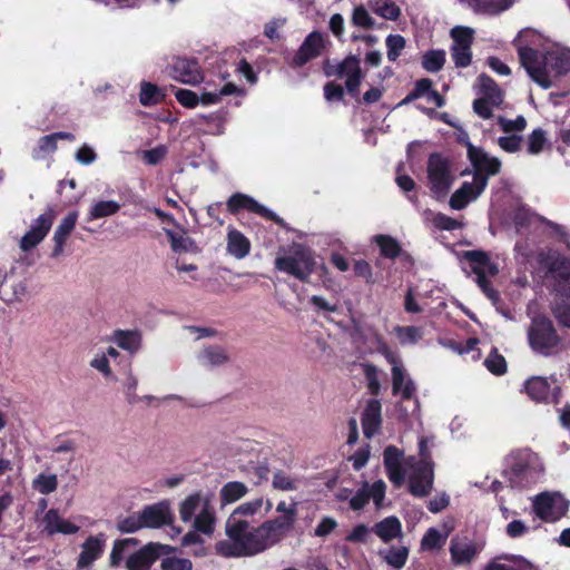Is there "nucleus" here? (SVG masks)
<instances>
[{
  "instance_id": "nucleus-12",
  "label": "nucleus",
  "mask_w": 570,
  "mask_h": 570,
  "mask_svg": "<svg viewBox=\"0 0 570 570\" xmlns=\"http://www.w3.org/2000/svg\"><path fill=\"white\" fill-rule=\"evenodd\" d=\"M483 546L468 537L455 535L450 541V556L452 564L463 567L471 564L481 552Z\"/></svg>"
},
{
  "instance_id": "nucleus-32",
  "label": "nucleus",
  "mask_w": 570,
  "mask_h": 570,
  "mask_svg": "<svg viewBox=\"0 0 570 570\" xmlns=\"http://www.w3.org/2000/svg\"><path fill=\"white\" fill-rule=\"evenodd\" d=\"M475 13L495 16L508 10L514 0H458Z\"/></svg>"
},
{
  "instance_id": "nucleus-30",
  "label": "nucleus",
  "mask_w": 570,
  "mask_h": 570,
  "mask_svg": "<svg viewBox=\"0 0 570 570\" xmlns=\"http://www.w3.org/2000/svg\"><path fill=\"white\" fill-rule=\"evenodd\" d=\"M453 530V525L443 523L440 527L430 528L421 540V549L424 551H434L441 549L450 533Z\"/></svg>"
},
{
  "instance_id": "nucleus-62",
  "label": "nucleus",
  "mask_w": 570,
  "mask_h": 570,
  "mask_svg": "<svg viewBox=\"0 0 570 570\" xmlns=\"http://www.w3.org/2000/svg\"><path fill=\"white\" fill-rule=\"evenodd\" d=\"M272 485L281 491H295L298 489L297 481L286 475L284 472H277L273 475Z\"/></svg>"
},
{
  "instance_id": "nucleus-38",
  "label": "nucleus",
  "mask_w": 570,
  "mask_h": 570,
  "mask_svg": "<svg viewBox=\"0 0 570 570\" xmlns=\"http://www.w3.org/2000/svg\"><path fill=\"white\" fill-rule=\"evenodd\" d=\"M379 556L393 569L401 570L409 558V548L405 546H393L379 550Z\"/></svg>"
},
{
  "instance_id": "nucleus-34",
  "label": "nucleus",
  "mask_w": 570,
  "mask_h": 570,
  "mask_svg": "<svg viewBox=\"0 0 570 570\" xmlns=\"http://www.w3.org/2000/svg\"><path fill=\"white\" fill-rule=\"evenodd\" d=\"M381 411L382 406L380 401L371 400L362 416L363 433L366 438H372L381 426Z\"/></svg>"
},
{
  "instance_id": "nucleus-64",
  "label": "nucleus",
  "mask_w": 570,
  "mask_h": 570,
  "mask_svg": "<svg viewBox=\"0 0 570 570\" xmlns=\"http://www.w3.org/2000/svg\"><path fill=\"white\" fill-rule=\"evenodd\" d=\"M191 561L184 558L168 557L161 561V570H191Z\"/></svg>"
},
{
  "instance_id": "nucleus-42",
  "label": "nucleus",
  "mask_w": 570,
  "mask_h": 570,
  "mask_svg": "<svg viewBox=\"0 0 570 570\" xmlns=\"http://www.w3.org/2000/svg\"><path fill=\"white\" fill-rule=\"evenodd\" d=\"M247 492L248 488L245 483L239 481L227 482L219 491L220 503L222 505L232 504L244 498Z\"/></svg>"
},
{
  "instance_id": "nucleus-25",
  "label": "nucleus",
  "mask_w": 570,
  "mask_h": 570,
  "mask_svg": "<svg viewBox=\"0 0 570 570\" xmlns=\"http://www.w3.org/2000/svg\"><path fill=\"white\" fill-rule=\"evenodd\" d=\"M263 505V498H256L239 504L227 518L225 527L242 530L245 524H250L246 518L257 514Z\"/></svg>"
},
{
  "instance_id": "nucleus-51",
  "label": "nucleus",
  "mask_w": 570,
  "mask_h": 570,
  "mask_svg": "<svg viewBox=\"0 0 570 570\" xmlns=\"http://www.w3.org/2000/svg\"><path fill=\"white\" fill-rule=\"evenodd\" d=\"M394 333L402 345L416 344L423 336L422 328L416 326H395Z\"/></svg>"
},
{
  "instance_id": "nucleus-10",
  "label": "nucleus",
  "mask_w": 570,
  "mask_h": 570,
  "mask_svg": "<svg viewBox=\"0 0 570 570\" xmlns=\"http://www.w3.org/2000/svg\"><path fill=\"white\" fill-rule=\"evenodd\" d=\"M568 501L559 493H542L533 502V511L538 518L554 522L568 511Z\"/></svg>"
},
{
  "instance_id": "nucleus-14",
  "label": "nucleus",
  "mask_w": 570,
  "mask_h": 570,
  "mask_svg": "<svg viewBox=\"0 0 570 570\" xmlns=\"http://www.w3.org/2000/svg\"><path fill=\"white\" fill-rule=\"evenodd\" d=\"M478 98L472 107H500L503 101V91L498 83L487 73H481L475 83Z\"/></svg>"
},
{
  "instance_id": "nucleus-63",
  "label": "nucleus",
  "mask_w": 570,
  "mask_h": 570,
  "mask_svg": "<svg viewBox=\"0 0 570 570\" xmlns=\"http://www.w3.org/2000/svg\"><path fill=\"white\" fill-rule=\"evenodd\" d=\"M433 225L441 230H454L462 227V224L454 218L438 213L432 218Z\"/></svg>"
},
{
  "instance_id": "nucleus-53",
  "label": "nucleus",
  "mask_w": 570,
  "mask_h": 570,
  "mask_svg": "<svg viewBox=\"0 0 570 570\" xmlns=\"http://www.w3.org/2000/svg\"><path fill=\"white\" fill-rule=\"evenodd\" d=\"M363 373L367 382V389L371 394L377 395L381 391V383H380V371L379 368L370 363L362 364Z\"/></svg>"
},
{
  "instance_id": "nucleus-6",
  "label": "nucleus",
  "mask_w": 570,
  "mask_h": 570,
  "mask_svg": "<svg viewBox=\"0 0 570 570\" xmlns=\"http://www.w3.org/2000/svg\"><path fill=\"white\" fill-rule=\"evenodd\" d=\"M463 257L469 262L479 287L493 304H497L499 302V294L492 288L489 277H493L499 273L498 265L483 250H466L463 253Z\"/></svg>"
},
{
  "instance_id": "nucleus-18",
  "label": "nucleus",
  "mask_w": 570,
  "mask_h": 570,
  "mask_svg": "<svg viewBox=\"0 0 570 570\" xmlns=\"http://www.w3.org/2000/svg\"><path fill=\"white\" fill-rule=\"evenodd\" d=\"M227 208L230 213L235 214L240 209H247L252 213H255L257 215H261L267 219L274 220L281 226H285L284 220L278 217L275 213L269 210L264 205H261L258 202H256L253 197L236 193L234 194L228 200H227Z\"/></svg>"
},
{
  "instance_id": "nucleus-21",
  "label": "nucleus",
  "mask_w": 570,
  "mask_h": 570,
  "mask_svg": "<svg viewBox=\"0 0 570 570\" xmlns=\"http://www.w3.org/2000/svg\"><path fill=\"white\" fill-rule=\"evenodd\" d=\"M417 98H425L428 104H433L435 107H442L445 104L444 97L438 90L433 89L432 80L422 78L415 82L414 88L404 99L397 102L395 107H402Z\"/></svg>"
},
{
  "instance_id": "nucleus-15",
  "label": "nucleus",
  "mask_w": 570,
  "mask_h": 570,
  "mask_svg": "<svg viewBox=\"0 0 570 570\" xmlns=\"http://www.w3.org/2000/svg\"><path fill=\"white\" fill-rule=\"evenodd\" d=\"M487 187V177L474 175L471 183L464 181L450 198V207L455 210L463 209L469 203L474 202Z\"/></svg>"
},
{
  "instance_id": "nucleus-40",
  "label": "nucleus",
  "mask_w": 570,
  "mask_h": 570,
  "mask_svg": "<svg viewBox=\"0 0 570 570\" xmlns=\"http://www.w3.org/2000/svg\"><path fill=\"white\" fill-rule=\"evenodd\" d=\"M164 232L169 238L173 252L183 254L194 252L196 249L195 242L183 228H179L178 230L165 228Z\"/></svg>"
},
{
  "instance_id": "nucleus-49",
  "label": "nucleus",
  "mask_w": 570,
  "mask_h": 570,
  "mask_svg": "<svg viewBox=\"0 0 570 570\" xmlns=\"http://www.w3.org/2000/svg\"><path fill=\"white\" fill-rule=\"evenodd\" d=\"M452 47L461 49L471 48L474 40V31L469 27L456 26L451 29Z\"/></svg>"
},
{
  "instance_id": "nucleus-43",
  "label": "nucleus",
  "mask_w": 570,
  "mask_h": 570,
  "mask_svg": "<svg viewBox=\"0 0 570 570\" xmlns=\"http://www.w3.org/2000/svg\"><path fill=\"white\" fill-rule=\"evenodd\" d=\"M114 342L122 350L136 353L141 346V335L132 331H117L114 334Z\"/></svg>"
},
{
  "instance_id": "nucleus-47",
  "label": "nucleus",
  "mask_w": 570,
  "mask_h": 570,
  "mask_svg": "<svg viewBox=\"0 0 570 570\" xmlns=\"http://www.w3.org/2000/svg\"><path fill=\"white\" fill-rule=\"evenodd\" d=\"M445 63V51L442 49L428 50L422 56V67L429 72L440 71Z\"/></svg>"
},
{
  "instance_id": "nucleus-29",
  "label": "nucleus",
  "mask_w": 570,
  "mask_h": 570,
  "mask_svg": "<svg viewBox=\"0 0 570 570\" xmlns=\"http://www.w3.org/2000/svg\"><path fill=\"white\" fill-rule=\"evenodd\" d=\"M78 219V213L71 212L60 222L55 230L52 240L55 243L51 256L57 258L62 255L65 244L73 230Z\"/></svg>"
},
{
  "instance_id": "nucleus-31",
  "label": "nucleus",
  "mask_w": 570,
  "mask_h": 570,
  "mask_svg": "<svg viewBox=\"0 0 570 570\" xmlns=\"http://www.w3.org/2000/svg\"><path fill=\"white\" fill-rule=\"evenodd\" d=\"M45 530L48 534L56 533L75 534L79 531V527L71 521L59 515L58 511L50 509L43 517Z\"/></svg>"
},
{
  "instance_id": "nucleus-7",
  "label": "nucleus",
  "mask_w": 570,
  "mask_h": 570,
  "mask_svg": "<svg viewBox=\"0 0 570 570\" xmlns=\"http://www.w3.org/2000/svg\"><path fill=\"white\" fill-rule=\"evenodd\" d=\"M455 177V170L448 158L440 154L430 156L428 161V186L435 198H444L448 195Z\"/></svg>"
},
{
  "instance_id": "nucleus-41",
  "label": "nucleus",
  "mask_w": 570,
  "mask_h": 570,
  "mask_svg": "<svg viewBox=\"0 0 570 570\" xmlns=\"http://www.w3.org/2000/svg\"><path fill=\"white\" fill-rule=\"evenodd\" d=\"M137 546L138 540L134 538L116 540L112 544V549L109 556L110 566L114 568L118 567L125 557L128 558V556L132 553L131 551Z\"/></svg>"
},
{
  "instance_id": "nucleus-45",
  "label": "nucleus",
  "mask_w": 570,
  "mask_h": 570,
  "mask_svg": "<svg viewBox=\"0 0 570 570\" xmlns=\"http://www.w3.org/2000/svg\"><path fill=\"white\" fill-rule=\"evenodd\" d=\"M31 487L40 494H50L58 489V476L55 473H40L32 480Z\"/></svg>"
},
{
  "instance_id": "nucleus-13",
  "label": "nucleus",
  "mask_w": 570,
  "mask_h": 570,
  "mask_svg": "<svg viewBox=\"0 0 570 570\" xmlns=\"http://www.w3.org/2000/svg\"><path fill=\"white\" fill-rule=\"evenodd\" d=\"M392 374V393L400 395L402 401H412L413 407L411 414H415L419 410V402L416 399V385L409 376L403 363L391 367Z\"/></svg>"
},
{
  "instance_id": "nucleus-27",
  "label": "nucleus",
  "mask_w": 570,
  "mask_h": 570,
  "mask_svg": "<svg viewBox=\"0 0 570 570\" xmlns=\"http://www.w3.org/2000/svg\"><path fill=\"white\" fill-rule=\"evenodd\" d=\"M230 361L229 352L219 345H208L197 354V362L206 368H215L226 365Z\"/></svg>"
},
{
  "instance_id": "nucleus-4",
  "label": "nucleus",
  "mask_w": 570,
  "mask_h": 570,
  "mask_svg": "<svg viewBox=\"0 0 570 570\" xmlns=\"http://www.w3.org/2000/svg\"><path fill=\"white\" fill-rule=\"evenodd\" d=\"M315 256L311 248L299 243L281 247L275 258V268L306 282L315 269Z\"/></svg>"
},
{
  "instance_id": "nucleus-54",
  "label": "nucleus",
  "mask_w": 570,
  "mask_h": 570,
  "mask_svg": "<svg viewBox=\"0 0 570 570\" xmlns=\"http://www.w3.org/2000/svg\"><path fill=\"white\" fill-rule=\"evenodd\" d=\"M484 365L494 375H502L507 372L505 358L495 348L487 356Z\"/></svg>"
},
{
  "instance_id": "nucleus-11",
  "label": "nucleus",
  "mask_w": 570,
  "mask_h": 570,
  "mask_svg": "<svg viewBox=\"0 0 570 570\" xmlns=\"http://www.w3.org/2000/svg\"><path fill=\"white\" fill-rule=\"evenodd\" d=\"M518 53L521 66L527 70L531 79L544 89L549 88L551 81H548L546 78L544 55H541L539 50L529 46L520 47Z\"/></svg>"
},
{
  "instance_id": "nucleus-57",
  "label": "nucleus",
  "mask_w": 570,
  "mask_h": 570,
  "mask_svg": "<svg viewBox=\"0 0 570 570\" xmlns=\"http://www.w3.org/2000/svg\"><path fill=\"white\" fill-rule=\"evenodd\" d=\"M547 142L546 134L542 129H534L528 137V153L531 155L540 154Z\"/></svg>"
},
{
  "instance_id": "nucleus-3",
  "label": "nucleus",
  "mask_w": 570,
  "mask_h": 570,
  "mask_svg": "<svg viewBox=\"0 0 570 570\" xmlns=\"http://www.w3.org/2000/svg\"><path fill=\"white\" fill-rule=\"evenodd\" d=\"M213 493L197 491L179 503V517L183 522H191L193 529L210 535L215 530L216 515L213 507Z\"/></svg>"
},
{
  "instance_id": "nucleus-33",
  "label": "nucleus",
  "mask_w": 570,
  "mask_h": 570,
  "mask_svg": "<svg viewBox=\"0 0 570 570\" xmlns=\"http://www.w3.org/2000/svg\"><path fill=\"white\" fill-rule=\"evenodd\" d=\"M372 530L384 543L400 539L403 535L402 523L399 518L394 515L386 517L375 523Z\"/></svg>"
},
{
  "instance_id": "nucleus-48",
  "label": "nucleus",
  "mask_w": 570,
  "mask_h": 570,
  "mask_svg": "<svg viewBox=\"0 0 570 570\" xmlns=\"http://www.w3.org/2000/svg\"><path fill=\"white\" fill-rule=\"evenodd\" d=\"M360 59L356 56H348L343 61L334 67L333 71L327 70L328 76L335 75L337 77H350V75L360 73Z\"/></svg>"
},
{
  "instance_id": "nucleus-52",
  "label": "nucleus",
  "mask_w": 570,
  "mask_h": 570,
  "mask_svg": "<svg viewBox=\"0 0 570 570\" xmlns=\"http://www.w3.org/2000/svg\"><path fill=\"white\" fill-rule=\"evenodd\" d=\"M372 10L389 20H396L401 14L400 8L391 0H377Z\"/></svg>"
},
{
  "instance_id": "nucleus-61",
  "label": "nucleus",
  "mask_w": 570,
  "mask_h": 570,
  "mask_svg": "<svg viewBox=\"0 0 570 570\" xmlns=\"http://www.w3.org/2000/svg\"><path fill=\"white\" fill-rule=\"evenodd\" d=\"M124 393L130 404H137L140 401V396L137 395L136 391L138 387V379L129 372L122 384Z\"/></svg>"
},
{
  "instance_id": "nucleus-35",
  "label": "nucleus",
  "mask_w": 570,
  "mask_h": 570,
  "mask_svg": "<svg viewBox=\"0 0 570 570\" xmlns=\"http://www.w3.org/2000/svg\"><path fill=\"white\" fill-rule=\"evenodd\" d=\"M167 92L168 88L144 80L140 82L139 101L144 106L167 102Z\"/></svg>"
},
{
  "instance_id": "nucleus-1",
  "label": "nucleus",
  "mask_w": 570,
  "mask_h": 570,
  "mask_svg": "<svg viewBox=\"0 0 570 570\" xmlns=\"http://www.w3.org/2000/svg\"><path fill=\"white\" fill-rule=\"evenodd\" d=\"M429 440L419 441V456L404 458V452L394 445H389L383 453V463L389 480L397 488L409 482V490L415 497L428 495L433 487V461L429 450Z\"/></svg>"
},
{
  "instance_id": "nucleus-22",
  "label": "nucleus",
  "mask_w": 570,
  "mask_h": 570,
  "mask_svg": "<svg viewBox=\"0 0 570 570\" xmlns=\"http://www.w3.org/2000/svg\"><path fill=\"white\" fill-rule=\"evenodd\" d=\"M324 47V39L321 32L313 31L311 32L299 49L296 51L294 57L292 58L291 65L293 67H302L307 63L309 60L318 57Z\"/></svg>"
},
{
  "instance_id": "nucleus-44",
  "label": "nucleus",
  "mask_w": 570,
  "mask_h": 570,
  "mask_svg": "<svg viewBox=\"0 0 570 570\" xmlns=\"http://www.w3.org/2000/svg\"><path fill=\"white\" fill-rule=\"evenodd\" d=\"M484 570H537V568L522 557H512L507 562L491 561Z\"/></svg>"
},
{
  "instance_id": "nucleus-20",
  "label": "nucleus",
  "mask_w": 570,
  "mask_h": 570,
  "mask_svg": "<svg viewBox=\"0 0 570 570\" xmlns=\"http://www.w3.org/2000/svg\"><path fill=\"white\" fill-rule=\"evenodd\" d=\"M171 76L184 83L197 85L203 81L202 68L196 59L177 57L171 66Z\"/></svg>"
},
{
  "instance_id": "nucleus-36",
  "label": "nucleus",
  "mask_w": 570,
  "mask_h": 570,
  "mask_svg": "<svg viewBox=\"0 0 570 570\" xmlns=\"http://www.w3.org/2000/svg\"><path fill=\"white\" fill-rule=\"evenodd\" d=\"M249 239L236 229H230L227 235V252L237 259H242L249 254Z\"/></svg>"
},
{
  "instance_id": "nucleus-19",
  "label": "nucleus",
  "mask_w": 570,
  "mask_h": 570,
  "mask_svg": "<svg viewBox=\"0 0 570 570\" xmlns=\"http://www.w3.org/2000/svg\"><path fill=\"white\" fill-rule=\"evenodd\" d=\"M168 549L159 543H148L141 549L128 556L126 561L127 570H149L159 556Z\"/></svg>"
},
{
  "instance_id": "nucleus-60",
  "label": "nucleus",
  "mask_w": 570,
  "mask_h": 570,
  "mask_svg": "<svg viewBox=\"0 0 570 570\" xmlns=\"http://www.w3.org/2000/svg\"><path fill=\"white\" fill-rule=\"evenodd\" d=\"M9 288L11 291L10 296L8 298L10 302H22L29 298L30 296L28 283L26 279L13 281L9 285Z\"/></svg>"
},
{
  "instance_id": "nucleus-26",
  "label": "nucleus",
  "mask_w": 570,
  "mask_h": 570,
  "mask_svg": "<svg viewBox=\"0 0 570 570\" xmlns=\"http://www.w3.org/2000/svg\"><path fill=\"white\" fill-rule=\"evenodd\" d=\"M145 528H160L173 521V514L169 504L160 502L147 505L140 511Z\"/></svg>"
},
{
  "instance_id": "nucleus-24",
  "label": "nucleus",
  "mask_w": 570,
  "mask_h": 570,
  "mask_svg": "<svg viewBox=\"0 0 570 570\" xmlns=\"http://www.w3.org/2000/svg\"><path fill=\"white\" fill-rule=\"evenodd\" d=\"M544 72L548 81L570 72V49L552 50L544 53Z\"/></svg>"
},
{
  "instance_id": "nucleus-37",
  "label": "nucleus",
  "mask_w": 570,
  "mask_h": 570,
  "mask_svg": "<svg viewBox=\"0 0 570 570\" xmlns=\"http://www.w3.org/2000/svg\"><path fill=\"white\" fill-rule=\"evenodd\" d=\"M524 391L533 401L546 402L551 394V386L547 377L533 376L524 383Z\"/></svg>"
},
{
  "instance_id": "nucleus-56",
  "label": "nucleus",
  "mask_w": 570,
  "mask_h": 570,
  "mask_svg": "<svg viewBox=\"0 0 570 570\" xmlns=\"http://www.w3.org/2000/svg\"><path fill=\"white\" fill-rule=\"evenodd\" d=\"M145 528L140 511L127 518L118 520L117 529L122 533H132Z\"/></svg>"
},
{
  "instance_id": "nucleus-59",
  "label": "nucleus",
  "mask_w": 570,
  "mask_h": 570,
  "mask_svg": "<svg viewBox=\"0 0 570 570\" xmlns=\"http://www.w3.org/2000/svg\"><path fill=\"white\" fill-rule=\"evenodd\" d=\"M352 23L356 27L372 29L375 22L363 6H357L353 10Z\"/></svg>"
},
{
  "instance_id": "nucleus-58",
  "label": "nucleus",
  "mask_w": 570,
  "mask_h": 570,
  "mask_svg": "<svg viewBox=\"0 0 570 570\" xmlns=\"http://www.w3.org/2000/svg\"><path fill=\"white\" fill-rule=\"evenodd\" d=\"M387 58L395 61L405 47V39L400 35H389L386 38Z\"/></svg>"
},
{
  "instance_id": "nucleus-8",
  "label": "nucleus",
  "mask_w": 570,
  "mask_h": 570,
  "mask_svg": "<svg viewBox=\"0 0 570 570\" xmlns=\"http://www.w3.org/2000/svg\"><path fill=\"white\" fill-rule=\"evenodd\" d=\"M529 344L542 355L553 354L561 343L552 322L547 317H535L528 331Z\"/></svg>"
},
{
  "instance_id": "nucleus-28",
  "label": "nucleus",
  "mask_w": 570,
  "mask_h": 570,
  "mask_svg": "<svg viewBox=\"0 0 570 570\" xmlns=\"http://www.w3.org/2000/svg\"><path fill=\"white\" fill-rule=\"evenodd\" d=\"M297 517L293 513L287 515L281 514L279 517L263 522L266 531L268 532L274 544L279 543L289 532L293 531Z\"/></svg>"
},
{
  "instance_id": "nucleus-50",
  "label": "nucleus",
  "mask_w": 570,
  "mask_h": 570,
  "mask_svg": "<svg viewBox=\"0 0 570 570\" xmlns=\"http://www.w3.org/2000/svg\"><path fill=\"white\" fill-rule=\"evenodd\" d=\"M374 242L384 257L395 258L400 255L401 246L395 238L389 235H376Z\"/></svg>"
},
{
  "instance_id": "nucleus-46",
  "label": "nucleus",
  "mask_w": 570,
  "mask_h": 570,
  "mask_svg": "<svg viewBox=\"0 0 570 570\" xmlns=\"http://www.w3.org/2000/svg\"><path fill=\"white\" fill-rule=\"evenodd\" d=\"M57 148L58 146L53 140V136L47 135L37 141V145L32 148L31 156L35 160H43L51 157Z\"/></svg>"
},
{
  "instance_id": "nucleus-55",
  "label": "nucleus",
  "mask_w": 570,
  "mask_h": 570,
  "mask_svg": "<svg viewBox=\"0 0 570 570\" xmlns=\"http://www.w3.org/2000/svg\"><path fill=\"white\" fill-rule=\"evenodd\" d=\"M551 313L561 326L570 328V302L569 301L554 302L551 305Z\"/></svg>"
},
{
  "instance_id": "nucleus-16",
  "label": "nucleus",
  "mask_w": 570,
  "mask_h": 570,
  "mask_svg": "<svg viewBox=\"0 0 570 570\" xmlns=\"http://www.w3.org/2000/svg\"><path fill=\"white\" fill-rule=\"evenodd\" d=\"M107 537L105 533L89 535L81 544L77 557L76 569H85L99 560L106 549Z\"/></svg>"
},
{
  "instance_id": "nucleus-39",
  "label": "nucleus",
  "mask_w": 570,
  "mask_h": 570,
  "mask_svg": "<svg viewBox=\"0 0 570 570\" xmlns=\"http://www.w3.org/2000/svg\"><path fill=\"white\" fill-rule=\"evenodd\" d=\"M120 208L121 205L116 200H94L88 210L87 220L92 222L114 216L120 210Z\"/></svg>"
},
{
  "instance_id": "nucleus-17",
  "label": "nucleus",
  "mask_w": 570,
  "mask_h": 570,
  "mask_svg": "<svg viewBox=\"0 0 570 570\" xmlns=\"http://www.w3.org/2000/svg\"><path fill=\"white\" fill-rule=\"evenodd\" d=\"M55 218L52 209L39 215L32 223L30 229L24 234L20 240V248L28 252L36 247L50 230Z\"/></svg>"
},
{
  "instance_id": "nucleus-2",
  "label": "nucleus",
  "mask_w": 570,
  "mask_h": 570,
  "mask_svg": "<svg viewBox=\"0 0 570 570\" xmlns=\"http://www.w3.org/2000/svg\"><path fill=\"white\" fill-rule=\"evenodd\" d=\"M226 540L215 546L216 553L225 558L253 557L274 547V542L264 524H245L242 530L225 527Z\"/></svg>"
},
{
  "instance_id": "nucleus-5",
  "label": "nucleus",
  "mask_w": 570,
  "mask_h": 570,
  "mask_svg": "<svg viewBox=\"0 0 570 570\" xmlns=\"http://www.w3.org/2000/svg\"><path fill=\"white\" fill-rule=\"evenodd\" d=\"M543 470L539 455L529 449H523L510 454L504 474L513 487H524L535 482Z\"/></svg>"
},
{
  "instance_id": "nucleus-9",
  "label": "nucleus",
  "mask_w": 570,
  "mask_h": 570,
  "mask_svg": "<svg viewBox=\"0 0 570 570\" xmlns=\"http://www.w3.org/2000/svg\"><path fill=\"white\" fill-rule=\"evenodd\" d=\"M169 90L175 95L177 101L183 107H197L199 100L207 104H217L220 101V97L236 95L237 97L244 96L245 91L232 82L225 83L218 92H203L199 98L194 91L188 89H177L171 86Z\"/></svg>"
},
{
  "instance_id": "nucleus-23",
  "label": "nucleus",
  "mask_w": 570,
  "mask_h": 570,
  "mask_svg": "<svg viewBox=\"0 0 570 570\" xmlns=\"http://www.w3.org/2000/svg\"><path fill=\"white\" fill-rule=\"evenodd\" d=\"M469 158L475 168L474 175H482L487 178L500 171L501 163L498 158L489 156L481 148H476L470 142L466 144Z\"/></svg>"
}]
</instances>
